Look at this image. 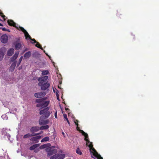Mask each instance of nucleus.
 <instances>
[{
	"instance_id": "obj_47",
	"label": "nucleus",
	"mask_w": 159,
	"mask_h": 159,
	"mask_svg": "<svg viewBox=\"0 0 159 159\" xmlns=\"http://www.w3.org/2000/svg\"><path fill=\"white\" fill-rule=\"evenodd\" d=\"M66 120L67 121L68 120V118H67V119H66Z\"/></svg>"
},
{
	"instance_id": "obj_27",
	"label": "nucleus",
	"mask_w": 159,
	"mask_h": 159,
	"mask_svg": "<svg viewBox=\"0 0 159 159\" xmlns=\"http://www.w3.org/2000/svg\"><path fill=\"white\" fill-rule=\"evenodd\" d=\"M76 152L77 153L80 155H81L82 154L81 151H80L79 148L77 149L76 151Z\"/></svg>"
},
{
	"instance_id": "obj_5",
	"label": "nucleus",
	"mask_w": 159,
	"mask_h": 159,
	"mask_svg": "<svg viewBox=\"0 0 159 159\" xmlns=\"http://www.w3.org/2000/svg\"><path fill=\"white\" fill-rule=\"evenodd\" d=\"M76 129L78 131H79L80 133H81L85 137L84 140L86 141V142H87L88 143L89 142V141L88 139L89 136L88 134L87 133H85L83 130L80 129V128L78 126L76 127Z\"/></svg>"
},
{
	"instance_id": "obj_9",
	"label": "nucleus",
	"mask_w": 159,
	"mask_h": 159,
	"mask_svg": "<svg viewBox=\"0 0 159 159\" xmlns=\"http://www.w3.org/2000/svg\"><path fill=\"white\" fill-rule=\"evenodd\" d=\"M41 137L40 135L31 138L30 140L31 141L35 142V143H37L39 142L38 140L40 139Z\"/></svg>"
},
{
	"instance_id": "obj_34",
	"label": "nucleus",
	"mask_w": 159,
	"mask_h": 159,
	"mask_svg": "<svg viewBox=\"0 0 159 159\" xmlns=\"http://www.w3.org/2000/svg\"><path fill=\"white\" fill-rule=\"evenodd\" d=\"M48 123V120H44V123L45 125H46Z\"/></svg>"
},
{
	"instance_id": "obj_18",
	"label": "nucleus",
	"mask_w": 159,
	"mask_h": 159,
	"mask_svg": "<svg viewBox=\"0 0 159 159\" xmlns=\"http://www.w3.org/2000/svg\"><path fill=\"white\" fill-rule=\"evenodd\" d=\"M21 47V44L20 43L16 42L15 48L16 50H19Z\"/></svg>"
},
{
	"instance_id": "obj_26",
	"label": "nucleus",
	"mask_w": 159,
	"mask_h": 159,
	"mask_svg": "<svg viewBox=\"0 0 159 159\" xmlns=\"http://www.w3.org/2000/svg\"><path fill=\"white\" fill-rule=\"evenodd\" d=\"M36 43L37 44L35 45V46L41 49L42 50H43V49L42 48L40 44V43L38 42H37Z\"/></svg>"
},
{
	"instance_id": "obj_7",
	"label": "nucleus",
	"mask_w": 159,
	"mask_h": 159,
	"mask_svg": "<svg viewBox=\"0 0 159 159\" xmlns=\"http://www.w3.org/2000/svg\"><path fill=\"white\" fill-rule=\"evenodd\" d=\"M46 94L45 92H38L34 93V96L36 98H40L44 96Z\"/></svg>"
},
{
	"instance_id": "obj_25",
	"label": "nucleus",
	"mask_w": 159,
	"mask_h": 159,
	"mask_svg": "<svg viewBox=\"0 0 159 159\" xmlns=\"http://www.w3.org/2000/svg\"><path fill=\"white\" fill-rule=\"evenodd\" d=\"M49 140V138L48 137H46L43 138L41 141V142H46L48 141Z\"/></svg>"
},
{
	"instance_id": "obj_39",
	"label": "nucleus",
	"mask_w": 159,
	"mask_h": 159,
	"mask_svg": "<svg viewBox=\"0 0 159 159\" xmlns=\"http://www.w3.org/2000/svg\"><path fill=\"white\" fill-rule=\"evenodd\" d=\"M28 50V49L27 48H26L24 50V51H23V52H26V51H27Z\"/></svg>"
},
{
	"instance_id": "obj_36",
	"label": "nucleus",
	"mask_w": 159,
	"mask_h": 159,
	"mask_svg": "<svg viewBox=\"0 0 159 159\" xmlns=\"http://www.w3.org/2000/svg\"><path fill=\"white\" fill-rule=\"evenodd\" d=\"M56 96H59V95L58 94V91H57V92H56Z\"/></svg>"
},
{
	"instance_id": "obj_1",
	"label": "nucleus",
	"mask_w": 159,
	"mask_h": 159,
	"mask_svg": "<svg viewBox=\"0 0 159 159\" xmlns=\"http://www.w3.org/2000/svg\"><path fill=\"white\" fill-rule=\"evenodd\" d=\"M48 78V76L46 75L38 78V80L39 82L38 84V85L40 87L41 90H48L50 85L47 80Z\"/></svg>"
},
{
	"instance_id": "obj_35",
	"label": "nucleus",
	"mask_w": 159,
	"mask_h": 159,
	"mask_svg": "<svg viewBox=\"0 0 159 159\" xmlns=\"http://www.w3.org/2000/svg\"><path fill=\"white\" fill-rule=\"evenodd\" d=\"M22 59H23V57L21 56L20 57V59H19V61L20 62H21L22 60Z\"/></svg>"
},
{
	"instance_id": "obj_2",
	"label": "nucleus",
	"mask_w": 159,
	"mask_h": 159,
	"mask_svg": "<svg viewBox=\"0 0 159 159\" xmlns=\"http://www.w3.org/2000/svg\"><path fill=\"white\" fill-rule=\"evenodd\" d=\"M45 98L40 99H36L35 102L38 103L36 107H41L42 108L47 107L49 103V102L45 101Z\"/></svg>"
},
{
	"instance_id": "obj_4",
	"label": "nucleus",
	"mask_w": 159,
	"mask_h": 159,
	"mask_svg": "<svg viewBox=\"0 0 159 159\" xmlns=\"http://www.w3.org/2000/svg\"><path fill=\"white\" fill-rule=\"evenodd\" d=\"M49 107H46L43 110H40L39 114L42 115L41 116H43L45 118H47L49 117L50 114V112L48 111Z\"/></svg>"
},
{
	"instance_id": "obj_12",
	"label": "nucleus",
	"mask_w": 159,
	"mask_h": 159,
	"mask_svg": "<svg viewBox=\"0 0 159 159\" xmlns=\"http://www.w3.org/2000/svg\"><path fill=\"white\" fill-rule=\"evenodd\" d=\"M16 61H15L13 62V63L11 64V66L9 70H10L11 71H13L15 69V67L16 66Z\"/></svg>"
},
{
	"instance_id": "obj_13",
	"label": "nucleus",
	"mask_w": 159,
	"mask_h": 159,
	"mask_svg": "<svg viewBox=\"0 0 159 159\" xmlns=\"http://www.w3.org/2000/svg\"><path fill=\"white\" fill-rule=\"evenodd\" d=\"M39 134H34L33 133L30 134V133L27 134L25 135H24L23 136V138L24 139L29 138V137H31L34 136L36 135H37Z\"/></svg>"
},
{
	"instance_id": "obj_38",
	"label": "nucleus",
	"mask_w": 159,
	"mask_h": 159,
	"mask_svg": "<svg viewBox=\"0 0 159 159\" xmlns=\"http://www.w3.org/2000/svg\"><path fill=\"white\" fill-rule=\"evenodd\" d=\"M20 63V62H19V61L18 62V63L17 64V66H19Z\"/></svg>"
},
{
	"instance_id": "obj_40",
	"label": "nucleus",
	"mask_w": 159,
	"mask_h": 159,
	"mask_svg": "<svg viewBox=\"0 0 159 159\" xmlns=\"http://www.w3.org/2000/svg\"><path fill=\"white\" fill-rule=\"evenodd\" d=\"M43 52H44L45 53V54L47 55L48 56V55L47 54V53H45V52H45V50H44L43 49Z\"/></svg>"
},
{
	"instance_id": "obj_23",
	"label": "nucleus",
	"mask_w": 159,
	"mask_h": 159,
	"mask_svg": "<svg viewBox=\"0 0 159 159\" xmlns=\"http://www.w3.org/2000/svg\"><path fill=\"white\" fill-rule=\"evenodd\" d=\"M24 34H25V38L26 39H31L30 36L29 35L27 31H26V32H25Z\"/></svg>"
},
{
	"instance_id": "obj_37",
	"label": "nucleus",
	"mask_w": 159,
	"mask_h": 159,
	"mask_svg": "<svg viewBox=\"0 0 159 159\" xmlns=\"http://www.w3.org/2000/svg\"><path fill=\"white\" fill-rule=\"evenodd\" d=\"M55 117L56 118H57V112H56L55 114Z\"/></svg>"
},
{
	"instance_id": "obj_31",
	"label": "nucleus",
	"mask_w": 159,
	"mask_h": 159,
	"mask_svg": "<svg viewBox=\"0 0 159 159\" xmlns=\"http://www.w3.org/2000/svg\"><path fill=\"white\" fill-rule=\"evenodd\" d=\"M30 39L31 41H32L34 42H32V43H37V42H36V40L34 39H32L31 37V39Z\"/></svg>"
},
{
	"instance_id": "obj_11",
	"label": "nucleus",
	"mask_w": 159,
	"mask_h": 159,
	"mask_svg": "<svg viewBox=\"0 0 159 159\" xmlns=\"http://www.w3.org/2000/svg\"><path fill=\"white\" fill-rule=\"evenodd\" d=\"M8 24V25L11 26H13V27H16L17 28L18 30L19 29L18 28V27H16V23L14 22L13 20H8L7 21Z\"/></svg>"
},
{
	"instance_id": "obj_41",
	"label": "nucleus",
	"mask_w": 159,
	"mask_h": 159,
	"mask_svg": "<svg viewBox=\"0 0 159 159\" xmlns=\"http://www.w3.org/2000/svg\"><path fill=\"white\" fill-rule=\"evenodd\" d=\"M57 100H59V96H57Z\"/></svg>"
},
{
	"instance_id": "obj_50",
	"label": "nucleus",
	"mask_w": 159,
	"mask_h": 159,
	"mask_svg": "<svg viewBox=\"0 0 159 159\" xmlns=\"http://www.w3.org/2000/svg\"><path fill=\"white\" fill-rule=\"evenodd\" d=\"M21 69V68H20V67H19V70H20Z\"/></svg>"
},
{
	"instance_id": "obj_44",
	"label": "nucleus",
	"mask_w": 159,
	"mask_h": 159,
	"mask_svg": "<svg viewBox=\"0 0 159 159\" xmlns=\"http://www.w3.org/2000/svg\"><path fill=\"white\" fill-rule=\"evenodd\" d=\"M0 25L1 26H3V25L2 24H1V23H0Z\"/></svg>"
},
{
	"instance_id": "obj_22",
	"label": "nucleus",
	"mask_w": 159,
	"mask_h": 159,
	"mask_svg": "<svg viewBox=\"0 0 159 159\" xmlns=\"http://www.w3.org/2000/svg\"><path fill=\"white\" fill-rule=\"evenodd\" d=\"M31 53L30 51L25 53L24 55V57L25 58H29L31 56Z\"/></svg>"
},
{
	"instance_id": "obj_46",
	"label": "nucleus",
	"mask_w": 159,
	"mask_h": 159,
	"mask_svg": "<svg viewBox=\"0 0 159 159\" xmlns=\"http://www.w3.org/2000/svg\"><path fill=\"white\" fill-rule=\"evenodd\" d=\"M65 109H66V110H69V109L68 108H66Z\"/></svg>"
},
{
	"instance_id": "obj_48",
	"label": "nucleus",
	"mask_w": 159,
	"mask_h": 159,
	"mask_svg": "<svg viewBox=\"0 0 159 159\" xmlns=\"http://www.w3.org/2000/svg\"><path fill=\"white\" fill-rule=\"evenodd\" d=\"M62 134H63L64 135L65 134L64 133V132H62Z\"/></svg>"
},
{
	"instance_id": "obj_51",
	"label": "nucleus",
	"mask_w": 159,
	"mask_h": 159,
	"mask_svg": "<svg viewBox=\"0 0 159 159\" xmlns=\"http://www.w3.org/2000/svg\"><path fill=\"white\" fill-rule=\"evenodd\" d=\"M0 20H1L0 19Z\"/></svg>"
},
{
	"instance_id": "obj_28",
	"label": "nucleus",
	"mask_w": 159,
	"mask_h": 159,
	"mask_svg": "<svg viewBox=\"0 0 159 159\" xmlns=\"http://www.w3.org/2000/svg\"><path fill=\"white\" fill-rule=\"evenodd\" d=\"M48 74V71L47 70H43L42 71V75H45Z\"/></svg>"
},
{
	"instance_id": "obj_29",
	"label": "nucleus",
	"mask_w": 159,
	"mask_h": 159,
	"mask_svg": "<svg viewBox=\"0 0 159 159\" xmlns=\"http://www.w3.org/2000/svg\"><path fill=\"white\" fill-rule=\"evenodd\" d=\"M0 29H2L3 31H7L8 32H10V30L9 29H7L5 28H0Z\"/></svg>"
},
{
	"instance_id": "obj_19",
	"label": "nucleus",
	"mask_w": 159,
	"mask_h": 159,
	"mask_svg": "<svg viewBox=\"0 0 159 159\" xmlns=\"http://www.w3.org/2000/svg\"><path fill=\"white\" fill-rule=\"evenodd\" d=\"M4 55V54L2 49V48H0V61L2 60Z\"/></svg>"
},
{
	"instance_id": "obj_49",
	"label": "nucleus",
	"mask_w": 159,
	"mask_h": 159,
	"mask_svg": "<svg viewBox=\"0 0 159 159\" xmlns=\"http://www.w3.org/2000/svg\"><path fill=\"white\" fill-rule=\"evenodd\" d=\"M52 148H55V147L54 146H53L52 147Z\"/></svg>"
},
{
	"instance_id": "obj_33",
	"label": "nucleus",
	"mask_w": 159,
	"mask_h": 159,
	"mask_svg": "<svg viewBox=\"0 0 159 159\" xmlns=\"http://www.w3.org/2000/svg\"><path fill=\"white\" fill-rule=\"evenodd\" d=\"M78 121L77 120H75V125L77 126H77L78 127V124L76 122H78Z\"/></svg>"
},
{
	"instance_id": "obj_45",
	"label": "nucleus",
	"mask_w": 159,
	"mask_h": 159,
	"mask_svg": "<svg viewBox=\"0 0 159 159\" xmlns=\"http://www.w3.org/2000/svg\"><path fill=\"white\" fill-rule=\"evenodd\" d=\"M60 86H60L59 84L58 85V87L59 88H61L60 87Z\"/></svg>"
},
{
	"instance_id": "obj_17",
	"label": "nucleus",
	"mask_w": 159,
	"mask_h": 159,
	"mask_svg": "<svg viewBox=\"0 0 159 159\" xmlns=\"http://www.w3.org/2000/svg\"><path fill=\"white\" fill-rule=\"evenodd\" d=\"M19 54V52L16 53L14 56L11 58V61L12 62L15 60L17 58Z\"/></svg>"
},
{
	"instance_id": "obj_20",
	"label": "nucleus",
	"mask_w": 159,
	"mask_h": 159,
	"mask_svg": "<svg viewBox=\"0 0 159 159\" xmlns=\"http://www.w3.org/2000/svg\"><path fill=\"white\" fill-rule=\"evenodd\" d=\"M61 154H56L51 156L50 159H57L59 157H60Z\"/></svg>"
},
{
	"instance_id": "obj_43",
	"label": "nucleus",
	"mask_w": 159,
	"mask_h": 159,
	"mask_svg": "<svg viewBox=\"0 0 159 159\" xmlns=\"http://www.w3.org/2000/svg\"><path fill=\"white\" fill-rule=\"evenodd\" d=\"M98 159H103V158L101 157H100L99 158H98Z\"/></svg>"
},
{
	"instance_id": "obj_8",
	"label": "nucleus",
	"mask_w": 159,
	"mask_h": 159,
	"mask_svg": "<svg viewBox=\"0 0 159 159\" xmlns=\"http://www.w3.org/2000/svg\"><path fill=\"white\" fill-rule=\"evenodd\" d=\"M40 130V127L38 126H34L33 127L31 128L30 129V131L31 133H32V134H36L34 133L35 132H36ZM39 134H40V133H38Z\"/></svg>"
},
{
	"instance_id": "obj_15",
	"label": "nucleus",
	"mask_w": 159,
	"mask_h": 159,
	"mask_svg": "<svg viewBox=\"0 0 159 159\" xmlns=\"http://www.w3.org/2000/svg\"><path fill=\"white\" fill-rule=\"evenodd\" d=\"M14 52V49L13 48L10 49L7 51V54L8 56H11Z\"/></svg>"
},
{
	"instance_id": "obj_42",
	"label": "nucleus",
	"mask_w": 159,
	"mask_h": 159,
	"mask_svg": "<svg viewBox=\"0 0 159 159\" xmlns=\"http://www.w3.org/2000/svg\"><path fill=\"white\" fill-rule=\"evenodd\" d=\"M67 122L68 123V124L69 125H70V122L69 121V120L67 121Z\"/></svg>"
},
{
	"instance_id": "obj_24",
	"label": "nucleus",
	"mask_w": 159,
	"mask_h": 159,
	"mask_svg": "<svg viewBox=\"0 0 159 159\" xmlns=\"http://www.w3.org/2000/svg\"><path fill=\"white\" fill-rule=\"evenodd\" d=\"M49 126L48 125H46L42 126L40 127V130L47 129L49 128Z\"/></svg>"
},
{
	"instance_id": "obj_6",
	"label": "nucleus",
	"mask_w": 159,
	"mask_h": 159,
	"mask_svg": "<svg viewBox=\"0 0 159 159\" xmlns=\"http://www.w3.org/2000/svg\"><path fill=\"white\" fill-rule=\"evenodd\" d=\"M8 40V37L6 34L2 35L1 37V42L4 43H6Z\"/></svg>"
},
{
	"instance_id": "obj_21",
	"label": "nucleus",
	"mask_w": 159,
	"mask_h": 159,
	"mask_svg": "<svg viewBox=\"0 0 159 159\" xmlns=\"http://www.w3.org/2000/svg\"><path fill=\"white\" fill-rule=\"evenodd\" d=\"M39 144H36L33 145L30 147V150H33L35 149L36 148L39 147Z\"/></svg>"
},
{
	"instance_id": "obj_14",
	"label": "nucleus",
	"mask_w": 159,
	"mask_h": 159,
	"mask_svg": "<svg viewBox=\"0 0 159 159\" xmlns=\"http://www.w3.org/2000/svg\"><path fill=\"white\" fill-rule=\"evenodd\" d=\"M46 118H45L43 116H41L40 118V119L39 120V123L40 125H44V120L46 119Z\"/></svg>"
},
{
	"instance_id": "obj_30",
	"label": "nucleus",
	"mask_w": 159,
	"mask_h": 159,
	"mask_svg": "<svg viewBox=\"0 0 159 159\" xmlns=\"http://www.w3.org/2000/svg\"><path fill=\"white\" fill-rule=\"evenodd\" d=\"M19 28L20 29V30L22 31L24 33L26 32V30L24 29V28L20 26Z\"/></svg>"
},
{
	"instance_id": "obj_16",
	"label": "nucleus",
	"mask_w": 159,
	"mask_h": 159,
	"mask_svg": "<svg viewBox=\"0 0 159 159\" xmlns=\"http://www.w3.org/2000/svg\"><path fill=\"white\" fill-rule=\"evenodd\" d=\"M51 144L50 143H46L45 144H43L40 147V148L43 149L45 148L49 147H50Z\"/></svg>"
},
{
	"instance_id": "obj_3",
	"label": "nucleus",
	"mask_w": 159,
	"mask_h": 159,
	"mask_svg": "<svg viewBox=\"0 0 159 159\" xmlns=\"http://www.w3.org/2000/svg\"><path fill=\"white\" fill-rule=\"evenodd\" d=\"M86 145L90 148L91 153H92L93 156L96 157H97L98 159V158L101 157L97 152L96 150L93 148V145L92 142L89 141V142L88 143L86 142Z\"/></svg>"
},
{
	"instance_id": "obj_10",
	"label": "nucleus",
	"mask_w": 159,
	"mask_h": 159,
	"mask_svg": "<svg viewBox=\"0 0 159 159\" xmlns=\"http://www.w3.org/2000/svg\"><path fill=\"white\" fill-rule=\"evenodd\" d=\"M57 152V150L56 149H52L51 148L49 149V150L48 152V156H50L54 154Z\"/></svg>"
},
{
	"instance_id": "obj_32",
	"label": "nucleus",
	"mask_w": 159,
	"mask_h": 159,
	"mask_svg": "<svg viewBox=\"0 0 159 159\" xmlns=\"http://www.w3.org/2000/svg\"><path fill=\"white\" fill-rule=\"evenodd\" d=\"M63 116H64V119H67V115H66V114H65H65H63Z\"/></svg>"
}]
</instances>
